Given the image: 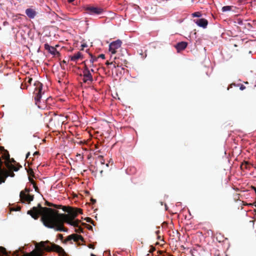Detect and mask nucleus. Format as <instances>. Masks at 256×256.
<instances>
[{
    "instance_id": "nucleus-6",
    "label": "nucleus",
    "mask_w": 256,
    "mask_h": 256,
    "mask_svg": "<svg viewBox=\"0 0 256 256\" xmlns=\"http://www.w3.org/2000/svg\"><path fill=\"white\" fill-rule=\"evenodd\" d=\"M243 32L246 34L256 38V20L250 22V20H248Z\"/></svg>"
},
{
    "instance_id": "nucleus-12",
    "label": "nucleus",
    "mask_w": 256,
    "mask_h": 256,
    "mask_svg": "<svg viewBox=\"0 0 256 256\" xmlns=\"http://www.w3.org/2000/svg\"><path fill=\"white\" fill-rule=\"evenodd\" d=\"M25 13L27 16L30 19H34L38 14V12L34 9L30 8H26L25 10Z\"/></svg>"
},
{
    "instance_id": "nucleus-36",
    "label": "nucleus",
    "mask_w": 256,
    "mask_h": 256,
    "mask_svg": "<svg viewBox=\"0 0 256 256\" xmlns=\"http://www.w3.org/2000/svg\"><path fill=\"white\" fill-rule=\"evenodd\" d=\"M106 166H108V164H106Z\"/></svg>"
},
{
    "instance_id": "nucleus-18",
    "label": "nucleus",
    "mask_w": 256,
    "mask_h": 256,
    "mask_svg": "<svg viewBox=\"0 0 256 256\" xmlns=\"http://www.w3.org/2000/svg\"><path fill=\"white\" fill-rule=\"evenodd\" d=\"M90 64H92V66H94L93 63H94V62L96 61V60H97V58H96V57H94V56H93L92 55V54H90Z\"/></svg>"
},
{
    "instance_id": "nucleus-15",
    "label": "nucleus",
    "mask_w": 256,
    "mask_h": 256,
    "mask_svg": "<svg viewBox=\"0 0 256 256\" xmlns=\"http://www.w3.org/2000/svg\"><path fill=\"white\" fill-rule=\"evenodd\" d=\"M187 45L188 44L186 42H178L176 45L175 48L177 50L178 52H180L181 50H184L186 48Z\"/></svg>"
},
{
    "instance_id": "nucleus-13",
    "label": "nucleus",
    "mask_w": 256,
    "mask_h": 256,
    "mask_svg": "<svg viewBox=\"0 0 256 256\" xmlns=\"http://www.w3.org/2000/svg\"><path fill=\"white\" fill-rule=\"evenodd\" d=\"M60 116H59L55 115L53 118L50 119V124L51 126L52 125V122H56V124H54V126H60L61 124L63 122L62 120H60Z\"/></svg>"
},
{
    "instance_id": "nucleus-25",
    "label": "nucleus",
    "mask_w": 256,
    "mask_h": 256,
    "mask_svg": "<svg viewBox=\"0 0 256 256\" xmlns=\"http://www.w3.org/2000/svg\"><path fill=\"white\" fill-rule=\"evenodd\" d=\"M160 233V230H158L156 232V234L157 236L158 235V234Z\"/></svg>"
},
{
    "instance_id": "nucleus-5",
    "label": "nucleus",
    "mask_w": 256,
    "mask_h": 256,
    "mask_svg": "<svg viewBox=\"0 0 256 256\" xmlns=\"http://www.w3.org/2000/svg\"><path fill=\"white\" fill-rule=\"evenodd\" d=\"M1 152L2 158L6 160V166L10 170H14L15 172L18 171L20 169V168L22 166H20L18 167H17L12 164H10V156L8 151L3 148Z\"/></svg>"
},
{
    "instance_id": "nucleus-28",
    "label": "nucleus",
    "mask_w": 256,
    "mask_h": 256,
    "mask_svg": "<svg viewBox=\"0 0 256 256\" xmlns=\"http://www.w3.org/2000/svg\"><path fill=\"white\" fill-rule=\"evenodd\" d=\"M165 210H168V206H167L165 204Z\"/></svg>"
},
{
    "instance_id": "nucleus-35",
    "label": "nucleus",
    "mask_w": 256,
    "mask_h": 256,
    "mask_svg": "<svg viewBox=\"0 0 256 256\" xmlns=\"http://www.w3.org/2000/svg\"><path fill=\"white\" fill-rule=\"evenodd\" d=\"M37 152H35L34 154H36Z\"/></svg>"
},
{
    "instance_id": "nucleus-34",
    "label": "nucleus",
    "mask_w": 256,
    "mask_h": 256,
    "mask_svg": "<svg viewBox=\"0 0 256 256\" xmlns=\"http://www.w3.org/2000/svg\"><path fill=\"white\" fill-rule=\"evenodd\" d=\"M90 256H95L94 254H91V255H90Z\"/></svg>"
},
{
    "instance_id": "nucleus-3",
    "label": "nucleus",
    "mask_w": 256,
    "mask_h": 256,
    "mask_svg": "<svg viewBox=\"0 0 256 256\" xmlns=\"http://www.w3.org/2000/svg\"><path fill=\"white\" fill-rule=\"evenodd\" d=\"M82 10L86 14L92 16H100L104 12V8L91 4H86L82 6Z\"/></svg>"
},
{
    "instance_id": "nucleus-33",
    "label": "nucleus",
    "mask_w": 256,
    "mask_h": 256,
    "mask_svg": "<svg viewBox=\"0 0 256 256\" xmlns=\"http://www.w3.org/2000/svg\"><path fill=\"white\" fill-rule=\"evenodd\" d=\"M50 98H48L46 100L48 101V100H50Z\"/></svg>"
},
{
    "instance_id": "nucleus-31",
    "label": "nucleus",
    "mask_w": 256,
    "mask_h": 256,
    "mask_svg": "<svg viewBox=\"0 0 256 256\" xmlns=\"http://www.w3.org/2000/svg\"><path fill=\"white\" fill-rule=\"evenodd\" d=\"M94 72V70L93 69H91V70H90V72Z\"/></svg>"
},
{
    "instance_id": "nucleus-29",
    "label": "nucleus",
    "mask_w": 256,
    "mask_h": 256,
    "mask_svg": "<svg viewBox=\"0 0 256 256\" xmlns=\"http://www.w3.org/2000/svg\"><path fill=\"white\" fill-rule=\"evenodd\" d=\"M32 80V78H29V80H28V82H29L30 83Z\"/></svg>"
},
{
    "instance_id": "nucleus-30",
    "label": "nucleus",
    "mask_w": 256,
    "mask_h": 256,
    "mask_svg": "<svg viewBox=\"0 0 256 256\" xmlns=\"http://www.w3.org/2000/svg\"><path fill=\"white\" fill-rule=\"evenodd\" d=\"M157 238H158V240H160V236L158 235Z\"/></svg>"
},
{
    "instance_id": "nucleus-7",
    "label": "nucleus",
    "mask_w": 256,
    "mask_h": 256,
    "mask_svg": "<svg viewBox=\"0 0 256 256\" xmlns=\"http://www.w3.org/2000/svg\"><path fill=\"white\" fill-rule=\"evenodd\" d=\"M82 81L84 83L90 84L94 80L90 72V70L86 66H85L82 71Z\"/></svg>"
},
{
    "instance_id": "nucleus-11",
    "label": "nucleus",
    "mask_w": 256,
    "mask_h": 256,
    "mask_svg": "<svg viewBox=\"0 0 256 256\" xmlns=\"http://www.w3.org/2000/svg\"><path fill=\"white\" fill-rule=\"evenodd\" d=\"M194 21L198 26L204 28H206L208 24V21L204 18L194 20Z\"/></svg>"
},
{
    "instance_id": "nucleus-32",
    "label": "nucleus",
    "mask_w": 256,
    "mask_h": 256,
    "mask_svg": "<svg viewBox=\"0 0 256 256\" xmlns=\"http://www.w3.org/2000/svg\"><path fill=\"white\" fill-rule=\"evenodd\" d=\"M82 47H86V44H82Z\"/></svg>"
},
{
    "instance_id": "nucleus-17",
    "label": "nucleus",
    "mask_w": 256,
    "mask_h": 256,
    "mask_svg": "<svg viewBox=\"0 0 256 256\" xmlns=\"http://www.w3.org/2000/svg\"><path fill=\"white\" fill-rule=\"evenodd\" d=\"M232 8H233V6H224L222 7V12L230 11L232 10Z\"/></svg>"
},
{
    "instance_id": "nucleus-19",
    "label": "nucleus",
    "mask_w": 256,
    "mask_h": 256,
    "mask_svg": "<svg viewBox=\"0 0 256 256\" xmlns=\"http://www.w3.org/2000/svg\"><path fill=\"white\" fill-rule=\"evenodd\" d=\"M202 16V14L200 12H197L192 14V17L200 18Z\"/></svg>"
},
{
    "instance_id": "nucleus-37",
    "label": "nucleus",
    "mask_w": 256,
    "mask_h": 256,
    "mask_svg": "<svg viewBox=\"0 0 256 256\" xmlns=\"http://www.w3.org/2000/svg\"><path fill=\"white\" fill-rule=\"evenodd\" d=\"M255 206H256V205Z\"/></svg>"
},
{
    "instance_id": "nucleus-20",
    "label": "nucleus",
    "mask_w": 256,
    "mask_h": 256,
    "mask_svg": "<svg viewBox=\"0 0 256 256\" xmlns=\"http://www.w3.org/2000/svg\"><path fill=\"white\" fill-rule=\"evenodd\" d=\"M248 165V162H244V164H242L241 166V167L242 168V166H245V168H247L248 167H247V166Z\"/></svg>"
},
{
    "instance_id": "nucleus-2",
    "label": "nucleus",
    "mask_w": 256,
    "mask_h": 256,
    "mask_svg": "<svg viewBox=\"0 0 256 256\" xmlns=\"http://www.w3.org/2000/svg\"><path fill=\"white\" fill-rule=\"evenodd\" d=\"M36 248V250H33L30 253L24 252V246L19 248L17 250L14 252H7L6 250L3 247L0 246V254L6 256H42L44 252H49L54 250L60 254H64V250L59 246L52 244L48 240L42 241L39 243L34 242Z\"/></svg>"
},
{
    "instance_id": "nucleus-27",
    "label": "nucleus",
    "mask_w": 256,
    "mask_h": 256,
    "mask_svg": "<svg viewBox=\"0 0 256 256\" xmlns=\"http://www.w3.org/2000/svg\"><path fill=\"white\" fill-rule=\"evenodd\" d=\"M58 236L60 238H62V234H58Z\"/></svg>"
},
{
    "instance_id": "nucleus-16",
    "label": "nucleus",
    "mask_w": 256,
    "mask_h": 256,
    "mask_svg": "<svg viewBox=\"0 0 256 256\" xmlns=\"http://www.w3.org/2000/svg\"><path fill=\"white\" fill-rule=\"evenodd\" d=\"M82 53L80 52H78L77 53L74 54L72 56H71L70 57V60L72 62H76L78 59L82 58Z\"/></svg>"
},
{
    "instance_id": "nucleus-1",
    "label": "nucleus",
    "mask_w": 256,
    "mask_h": 256,
    "mask_svg": "<svg viewBox=\"0 0 256 256\" xmlns=\"http://www.w3.org/2000/svg\"><path fill=\"white\" fill-rule=\"evenodd\" d=\"M38 206L33 207L32 210H28L27 214L31 216L34 219H38L41 216V220L44 225L48 228H54L56 231L68 232V230L63 226V223L78 226L80 220H75L78 214H82L81 209L72 210L69 212V216L66 214H60L52 208H42L38 204Z\"/></svg>"
},
{
    "instance_id": "nucleus-8",
    "label": "nucleus",
    "mask_w": 256,
    "mask_h": 256,
    "mask_svg": "<svg viewBox=\"0 0 256 256\" xmlns=\"http://www.w3.org/2000/svg\"><path fill=\"white\" fill-rule=\"evenodd\" d=\"M122 44V42L120 40H117L112 42L109 45V51L112 54L116 52V50L119 48Z\"/></svg>"
},
{
    "instance_id": "nucleus-14",
    "label": "nucleus",
    "mask_w": 256,
    "mask_h": 256,
    "mask_svg": "<svg viewBox=\"0 0 256 256\" xmlns=\"http://www.w3.org/2000/svg\"><path fill=\"white\" fill-rule=\"evenodd\" d=\"M44 48L46 50L53 56H56L58 53L54 47L50 46L48 43L44 44Z\"/></svg>"
},
{
    "instance_id": "nucleus-9",
    "label": "nucleus",
    "mask_w": 256,
    "mask_h": 256,
    "mask_svg": "<svg viewBox=\"0 0 256 256\" xmlns=\"http://www.w3.org/2000/svg\"><path fill=\"white\" fill-rule=\"evenodd\" d=\"M20 198L22 202H30L33 200L34 196H31L29 194H26L24 191H21L20 194Z\"/></svg>"
},
{
    "instance_id": "nucleus-10",
    "label": "nucleus",
    "mask_w": 256,
    "mask_h": 256,
    "mask_svg": "<svg viewBox=\"0 0 256 256\" xmlns=\"http://www.w3.org/2000/svg\"><path fill=\"white\" fill-rule=\"evenodd\" d=\"M248 20H243L240 18H236L234 19V22L236 25L238 24L240 26V28L243 30L246 28V24L248 22Z\"/></svg>"
},
{
    "instance_id": "nucleus-21",
    "label": "nucleus",
    "mask_w": 256,
    "mask_h": 256,
    "mask_svg": "<svg viewBox=\"0 0 256 256\" xmlns=\"http://www.w3.org/2000/svg\"><path fill=\"white\" fill-rule=\"evenodd\" d=\"M14 174L12 172L11 173V174H6V177H8V176H10L11 177H14Z\"/></svg>"
},
{
    "instance_id": "nucleus-22",
    "label": "nucleus",
    "mask_w": 256,
    "mask_h": 256,
    "mask_svg": "<svg viewBox=\"0 0 256 256\" xmlns=\"http://www.w3.org/2000/svg\"><path fill=\"white\" fill-rule=\"evenodd\" d=\"M245 88H246L245 86H244V85L242 84V85L240 86V90H242L244 89H245Z\"/></svg>"
},
{
    "instance_id": "nucleus-23",
    "label": "nucleus",
    "mask_w": 256,
    "mask_h": 256,
    "mask_svg": "<svg viewBox=\"0 0 256 256\" xmlns=\"http://www.w3.org/2000/svg\"><path fill=\"white\" fill-rule=\"evenodd\" d=\"M99 56H100V58L102 59H104L105 58V56L104 54H100Z\"/></svg>"
},
{
    "instance_id": "nucleus-24",
    "label": "nucleus",
    "mask_w": 256,
    "mask_h": 256,
    "mask_svg": "<svg viewBox=\"0 0 256 256\" xmlns=\"http://www.w3.org/2000/svg\"><path fill=\"white\" fill-rule=\"evenodd\" d=\"M30 155V152H28L27 154H26V158H27Z\"/></svg>"
},
{
    "instance_id": "nucleus-4",
    "label": "nucleus",
    "mask_w": 256,
    "mask_h": 256,
    "mask_svg": "<svg viewBox=\"0 0 256 256\" xmlns=\"http://www.w3.org/2000/svg\"><path fill=\"white\" fill-rule=\"evenodd\" d=\"M42 88V84L38 82L36 88L34 92V94H35L34 100L36 104L37 105L39 108L44 110L46 108V106L44 104V101L42 102L41 101Z\"/></svg>"
},
{
    "instance_id": "nucleus-26",
    "label": "nucleus",
    "mask_w": 256,
    "mask_h": 256,
    "mask_svg": "<svg viewBox=\"0 0 256 256\" xmlns=\"http://www.w3.org/2000/svg\"><path fill=\"white\" fill-rule=\"evenodd\" d=\"M64 212H66V207H64V208H62Z\"/></svg>"
}]
</instances>
